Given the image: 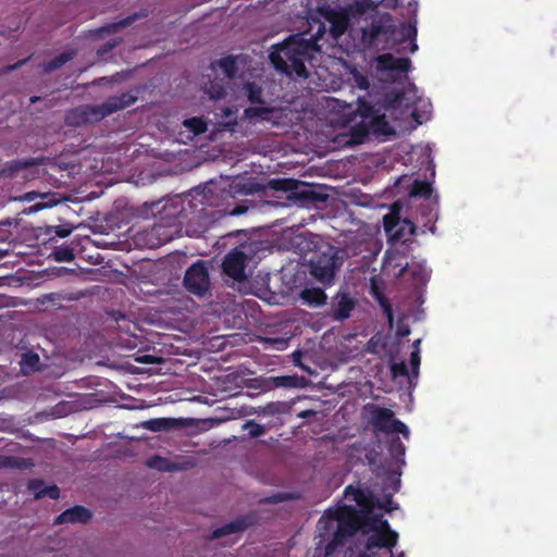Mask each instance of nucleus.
Wrapping results in <instances>:
<instances>
[{"label":"nucleus","instance_id":"nucleus-1","mask_svg":"<svg viewBox=\"0 0 557 557\" xmlns=\"http://www.w3.org/2000/svg\"><path fill=\"white\" fill-rule=\"evenodd\" d=\"M319 51V46L313 37L304 38L302 35H293L282 44L275 46L270 53V61L273 66L292 77H309L306 63L309 62L314 52Z\"/></svg>","mask_w":557,"mask_h":557},{"label":"nucleus","instance_id":"nucleus-2","mask_svg":"<svg viewBox=\"0 0 557 557\" xmlns=\"http://www.w3.org/2000/svg\"><path fill=\"white\" fill-rule=\"evenodd\" d=\"M334 522L337 523V528L325 546L326 555L333 554L338 546L344 545L349 537L362 530V512L350 505L330 508L320 518L318 527L327 530Z\"/></svg>","mask_w":557,"mask_h":557},{"label":"nucleus","instance_id":"nucleus-3","mask_svg":"<svg viewBox=\"0 0 557 557\" xmlns=\"http://www.w3.org/2000/svg\"><path fill=\"white\" fill-rule=\"evenodd\" d=\"M342 265L337 250L327 246L324 251H317L309 261L310 274L321 283H331Z\"/></svg>","mask_w":557,"mask_h":557},{"label":"nucleus","instance_id":"nucleus-4","mask_svg":"<svg viewBox=\"0 0 557 557\" xmlns=\"http://www.w3.org/2000/svg\"><path fill=\"white\" fill-rule=\"evenodd\" d=\"M183 286L188 293L200 298L210 295L211 281L206 261L197 260L186 270Z\"/></svg>","mask_w":557,"mask_h":557},{"label":"nucleus","instance_id":"nucleus-5","mask_svg":"<svg viewBox=\"0 0 557 557\" xmlns=\"http://www.w3.org/2000/svg\"><path fill=\"white\" fill-rule=\"evenodd\" d=\"M371 424L374 430L386 434H403L405 438L409 437L408 426L395 418L394 411L384 407H374L371 411Z\"/></svg>","mask_w":557,"mask_h":557},{"label":"nucleus","instance_id":"nucleus-6","mask_svg":"<svg viewBox=\"0 0 557 557\" xmlns=\"http://www.w3.org/2000/svg\"><path fill=\"white\" fill-rule=\"evenodd\" d=\"M247 256L244 251L234 248L230 250L222 262L223 273L236 282H244L246 276Z\"/></svg>","mask_w":557,"mask_h":557},{"label":"nucleus","instance_id":"nucleus-7","mask_svg":"<svg viewBox=\"0 0 557 557\" xmlns=\"http://www.w3.org/2000/svg\"><path fill=\"white\" fill-rule=\"evenodd\" d=\"M395 32L396 27L394 24L373 22L362 28V40L370 47H379L380 44H387L395 35Z\"/></svg>","mask_w":557,"mask_h":557},{"label":"nucleus","instance_id":"nucleus-8","mask_svg":"<svg viewBox=\"0 0 557 557\" xmlns=\"http://www.w3.org/2000/svg\"><path fill=\"white\" fill-rule=\"evenodd\" d=\"M107 114L102 113V104L95 106H81L71 110L66 115V123L72 126H84L94 121H98Z\"/></svg>","mask_w":557,"mask_h":557},{"label":"nucleus","instance_id":"nucleus-9","mask_svg":"<svg viewBox=\"0 0 557 557\" xmlns=\"http://www.w3.org/2000/svg\"><path fill=\"white\" fill-rule=\"evenodd\" d=\"M147 16L146 13H134L125 18H122L116 22L108 23L103 26L97 27L95 29L89 30V37L91 39H102L108 35L116 34L123 28L132 25L136 20Z\"/></svg>","mask_w":557,"mask_h":557},{"label":"nucleus","instance_id":"nucleus-10","mask_svg":"<svg viewBox=\"0 0 557 557\" xmlns=\"http://www.w3.org/2000/svg\"><path fill=\"white\" fill-rule=\"evenodd\" d=\"M397 541L398 534L391 528L376 530L368 536L364 547L367 550H371L373 548H387L392 552V548L397 544Z\"/></svg>","mask_w":557,"mask_h":557},{"label":"nucleus","instance_id":"nucleus-11","mask_svg":"<svg viewBox=\"0 0 557 557\" xmlns=\"http://www.w3.org/2000/svg\"><path fill=\"white\" fill-rule=\"evenodd\" d=\"M410 67L411 61L408 58H396L391 53H384L375 59V70L377 72L407 73Z\"/></svg>","mask_w":557,"mask_h":557},{"label":"nucleus","instance_id":"nucleus-12","mask_svg":"<svg viewBox=\"0 0 557 557\" xmlns=\"http://www.w3.org/2000/svg\"><path fill=\"white\" fill-rule=\"evenodd\" d=\"M92 517L91 510L88 508L75 505L66 510H64L62 513H60L55 519L53 524H63V523H81L86 524Z\"/></svg>","mask_w":557,"mask_h":557},{"label":"nucleus","instance_id":"nucleus-13","mask_svg":"<svg viewBox=\"0 0 557 557\" xmlns=\"http://www.w3.org/2000/svg\"><path fill=\"white\" fill-rule=\"evenodd\" d=\"M136 100L137 97L129 91L122 92L119 96L110 97L102 103V113L110 115L116 111L132 106L136 102Z\"/></svg>","mask_w":557,"mask_h":557},{"label":"nucleus","instance_id":"nucleus-14","mask_svg":"<svg viewBox=\"0 0 557 557\" xmlns=\"http://www.w3.org/2000/svg\"><path fill=\"white\" fill-rule=\"evenodd\" d=\"M354 308L355 302L347 294H338L332 302L330 315L336 321H343L350 317Z\"/></svg>","mask_w":557,"mask_h":557},{"label":"nucleus","instance_id":"nucleus-15","mask_svg":"<svg viewBox=\"0 0 557 557\" xmlns=\"http://www.w3.org/2000/svg\"><path fill=\"white\" fill-rule=\"evenodd\" d=\"M357 113L363 120H368L375 131L382 129L381 126H387L385 115L379 114L374 107L364 100H359Z\"/></svg>","mask_w":557,"mask_h":557},{"label":"nucleus","instance_id":"nucleus-16","mask_svg":"<svg viewBox=\"0 0 557 557\" xmlns=\"http://www.w3.org/2000/svg\"><path fill=\"white\" fill-rule=\"evenodd\" d=\"M293 200L301 206H309L324 200V197L315 191L312 186L298 181L297 189L294 191Z\"/></svg>","mask_w":557,"mask_h":557},{"label":"nucleus","instance_id":"nucleus-17","mask_svg":"<svg viewBox=\"0 0 557 557\" xmlns=\"http://www.w3.org/2000/svg\"><path fill=\"white\" fill-rule=\"evenodd\" d=\"M250 525V521H249V518L248 517H242V518H238L236 520H233L220 528H216L212 534H211V539L212 540H215V539H220V537H223V536H226V535H230V534H235V533H238V532H243L245 531L248 527Z\"/></svg>","mask_w":557,"mask_h":557},{"label":"nucleus","instance_id":"nucleus-18","mask_svg":"<svg viewBox=\"0 0 557 557\" xmlns=\"http://www.w3.org/2000/svg\"><path fill=\"white\" fill-rule=\"evenodd\" d=\"M38 164H40V162L35 158L12 160L7 162L4 166L0 169V176L12 178L15 177L21 171Z\"/></svg>","mask_w":557,"mask_h":557},{"label":"nucleus","instance_id":"nucleus-19","mask_svg":"<svg viewBox=\"0 0 557 557\" xmlns=\"http://www.w3.org/2000/svg\"><path fill=\"white\" fill-rule=\"evenodd\" d=\"M344 494L347 499L355 502L359 507L369 511L374 506V498L361 488L348 485Z\"/></svg>","mask_w":557,"mask_h":557},{"label":"nucleus","instance_id":"nucleus-20","mask_svg":"<svg viewBox=\"0 0 557 557\" xmlns=\"http://www.w3.org/2000/svg\"><path fill=\"white\" fill-rule=\"evenodd\" d=\"M300 298L304 304L312 308L324 305L327 299L326 294L320 287L305 288L300 294Z\"/></svg>","mask_w":557,"mask_h":557},{"label":"nucleus","instance_id":"nucleus-21","mask_svg":"<svg viewBox=\"0 0 557 557\" xmlns=\"http://www.w3.org/2000/svg\"><path fill=\"white\" fill-rule=\"evenodd\" d=\"M275 113V109L271 107H248L244 110L242 120H248L250 122L256 121H271L272 115Z\"/></svg>","mask_w":557,"mask_h":557},{"label":"nucleus","instance_id":"nucleus-22","mask_svg":"<svg viewBox=\"0 0 557 557\" xmlns=\"http://www.w3.org/2000/svg\"><path fill=\"white\" fill-rule=\"evenodd\" d=\"M389 523L383 519L382 515L376 513H362V531L375 532L376 530L389 529Z\"/></svg>","mask_w":557,"mask_h":557},{"label":"nucleus","instance_id":"nucleus-23","mask_svg":"<svg viewBox=\"0 0 557 557\" xmlns=\"http://www.w3.org/2000/svg\"><path fill=\"white\" fill-rule=\"evenodd\" d=\"M417 232V226L413 222H411L410 220H400L399 219V224L398 226L395 228V231L392 233V239L394 240H401L404 243L410 240V238L416 234Z\"/></svg>","mask_w":557,"mask_h":557},{"label":"nucleus","instance_id":"nucleus-24","mask_svg":"<svg viewBox=\"0 0 557 557\" xmlns=\"http://www.w3.org/2000/svg\"><path fill=\"white\" fill-rule=\"evenodd\" d=\"M75 55H76V51L74 49L66 50V51L58 54L57 57H54L49 62L45 63L44 70L47 73L53 72V71L60 69L61 66H63L66 62L74 59Z\"/></svg>","mask_w":557,"mask_h":557},{"label":"nucleus","instance_id":"nucleus-25","mask_svg":"<svg viewBox=\"0 0 557 557\" xmlns=\"http://www.w3.org/2000/svg\"><path fill=\"white\" fill-rule=\"evenodd\" d=\"M433 193L432 184L428 181L414 180L411 188L410 196L411 197H421L424 199H430Z\"/></svg>","mask_w":557,"mask_h":557},{"label":"nucleus","instance_id":"nucleus-26","mask_svg":"<svg viewBox=\"0 0 557 557\" xmlns=\"http://www.w3.org/2000/svg\"><path fill=\"white\" fill-rule=\"evenodd\" d=\"M143 425L152 432L168 431L174 425V420L171 418H154L145 421Z\"/></svg>","mask_w":557,"mask_h":557},{"label":"nucleus","instance_id":"nucleus-27","mask_svg":"<svg viewBox=\"0 0 557 557\" xmlns=\"http://www.w3.org/2000/svg\"><path fill=\"white\" fill-rule=\"evenodd\" d=\"M349 82L352 87L358 88L360 90H368L370 87V81L368 75L363 74L356 67L351 69Z\"/></svg>","mask_w":557,"mask_h":557},{"label":"nucleus","instance_id":"nucleus-28","mask_svg":"<svg viewBox=\"0 0 557 557\" xmlns=\"http://www.w3.org/2000/svg\"><path fill=\"white\" fill-rule=\"evenodd\" d=\"M388 451L391 456L397 461L404 463V457L406 453L405 444L399 437H393L388 443Z\"/></svg>","mask_w":557,"mask_h":557},{"label":"nucleus","instance_id":"nucleus-29","mask_svg":"<svg viewBox=\"0 0 557 557\" xmlns=\"http://www.w3.org/2000/svg\"><path fill=\"white\" fill-rule=\"evenodd\" d=\"M185 128L191 132L195 136L201 135L207 131V123L202 117H189L183 122Z\"/></svg>","mask_w":557,"mask_h":557},{"label":"nucleus","instance_id":"nucleus-30","mask_svg":"<svg viewBox=\"0 0 557 557\" xmlns=\"http://www.w3.org/2000/svg\"><path fill=\"white\" fill-rule=\"evenodd\" d=\"M298 181L294 178H281L275 180L272 183V187L276 190L289 193L288 198L293 199L294 191L297 189Z\"/></svg>","mask_w":557,"mask_h":557},{"label":"nucleus","instance_id":"nucleus-31","mask_svg":"<svg viewBox=\"0 0 557 557\" xmlns=\"http://www.w3.org/2000/svg\"><path fill=\"white\" fill-rule=\"evenodd\" d=\"M216 64L223 71V73L228 78H234L237 72V64H236V58L233 55H227L224 58H221Z\"/></svg>","mask_w":557,"mask_h":557},{"label":"nucleus","instance_id":"nucleus-32","mask_svg":"<svg viewBox=\"0 0 557 557\" xmlns=\"http://www.w3.org/2000/svg\"><path fill=\"white\" fill-rule=\"evenodd\" d=\"M248 91V100L252 104H262L264 100L262 98V90L256 83H248L246 85Z\"/></svg>","mask_w":557,"mask_h":557},{"label":"nucleus","instance_id":"nucleus-33","mask_svg":"<svg viewBox=\"0 0 557 557\" xmlns=\"http://www.w3.org/2000/svg\"><path fill=\"white\" fill-rule=\"evenodd\" d=\"M400 34H401L403 40H408L409 39V40L412 41V48H411L412 52L418 49V46L414 42V39H416V36H417V28L414 26H412L410 24L401 25Z\"/></svg>","mask_w":557,"mask_h":557},{"label":"nucleus","instance_id":"nucleus-34","mask_svg":"<svg viewBox=\"0 0 557 557\" xmlns=\"http://www.w3.org/2000/svg\"><path fill=\"white\" fill-rule=\"evenodd\" d=\"M243 428L248 431L249 436L252 438H257L265 433V428L253 420L246 421Z\"/></svg>","mask_w":557,"mask_h":557},{"label":"nucleus","instance_id":"nucleus-35","mask_svg":"<svg viewBox=\"0 0 557 557\" xmlns=\"http://www.w3.org/2000/svg\"><path fill=\"white\" fill-rule=\"evenodd\" d=\"M383 224H384V228H385L386 233L389 234V236L392 237V233L395 231V228L399 224V216L397 214H392V213L386 214L383 218Z\"/></svg>","mask_w":557,"mask_h":557},{"label":"nucleus","instance_id":"nucleus-36","mask_svg":"<svg viewBox=\"0 0 557 557\" xmlns=\"http://www.w3.org/2000/svg\"><path fill=\"white\" fill-rule=\"evenodd\" d=\"M122 42L121 38H112L109 41L101 45L97 50V55L102 58L107 53H109L111 50H113L115 47H117Z\"/></svg>","mask_w":557,"mask_h":557},{"label":"nucleus","instance_id":"nucleus-37","mask_svg":"<svg viewBox=\"0 0 557 557\" xmlns=\"http://www.w3.org/2000/svg\"><path fill=\"white\" fill-rule=\"evenodd\" d=\"M404 92H393L386 96V108L387 109H396L399 107L404 100Z\"/></svg>","mask_w":557,"mask_h":557},{"label":"nucleus","instance_id":"nucleus-38","mask_svg":"<svg viewBox=\"0 0 557 557\" xmlns=\"http://www.w3.org/2000/svg\"><path fill=\"white\" fill-rule=\"evenodd\" d=\"M49 497L51 499H58L60 497V490L55 484L46 486L41 492H37V499Z\"/></svg>","mask_w":557,"mask_h":557},{"label":"nucleus","instance_id":"nucleus-39","mask_svg":"<svg viewBox=\"0 0 557 557\" xmlns=\"http://www.w3.org/2000/svg\"><path fill=\"white\" fill-rule=\"evenodd\" d=\"M276 386L294 387L296 386V377L290 375L276 376L274 379Z\"/></svg>","mask_w":557,"mask_h":557},{"label":"nucleus","instance_id":"nucleus-40","mask_svg":"<svg viewBox=\"0 0 557 557\" xmlns=\"http://www.w3.org/2000/svg\"><path fill=\"white\" fill-rule=\"evenodd\" d=\"M393 377L407 376L408 369L405 362L393 363L391 367Z\"/></svg>","mask_w":557,"mask_h":557},{"label":"nucleus","instance_id":"nucleus-41","mask_svg":"<svg viewBox=\"0 0 557 557\" xmlns=\"http://www.w3.org/2000/svg\"><path fill=\"white\" fill-rule=\"evenodd\" d=\"M74 259V253L70 248H63L55 251V260L58 261H71Z\"/></svg>","mask_w":557,"mask_h":557},{"label":"nucleus","instance_id":"nucleus-42","mask_svg":"<svg viewBox=\"0 0 557 557\" xmlns=\"http://www.w3.org/2000/svg\"><path fill=\"white\" fill-rule=\"evenodd\" d=\"M28 488L33 492L35 498L37 499V492L44 491L46 485L41 480H33L28 483Z\"/></svg>","mask_w":557,"mask_h":557},{"label":"nucleus","instance_id":"nucleus-43","mask_svg":"<svg viewBox=\"0 0 557 557\" xmlns=\"http://www.w3.org/2000/svg\"><path fill=\"white\" fill-rule=\"evenodd\" d=\"M165 463H168V460L162 457H154L153 459H150L148 462L149 467H158L161 470H170L169 467L164 466Z\"/></svg>","mask_w":557,"mask_h":557},{"label":"nucleus","instance_id":"nucleus-44","mask_svg":"<svg viewBox=\"0 0 557 557\" xmlns=\"http://www.w3.org/2000/svg\"><path fill=\"white\" fill-rule=\"evenodd\" d=\"M73 228L65 225L55 226L54 233L58 237L64 238L67 237L72 233Z\"/></svg>","mask_w":557,"mask_h":557},{"label":"nucleus","instance_id":"nucleus-45","mask_svg":"<svg viewBox=\"0 0 557 557\" xmlns=\"http://www.w3.org/2000/svg\"><path fill=\"white\" fill-rule=\"evenodd\" d=\"M410 364H411L413 371L418 370V368L420 366L419 350H414V351L411 352V355H410Z\"/></svg>","mask_w":557,"mask_h":557},{"label":"nucleus","instance_id":"nucleus-46","mask_svg":"<svg viewBox=\"0 0 557 557\" xmlns=\"http://www.w3.org/2000/svg\"><path fill=\"white\" fill-rule=\"evenodd\" d=\"M24 361L28 363L29 366L34 367L39 362V357L36 354H26L24 355Z\"/></svg>","mask_w":557,"mask_h":557},{"label":"nucleus","instance_id":"nucleus-47","mask_svg":"<svg viewBox=\"0 0 557 557\" xmlns=\"http://www.w3.org/2000/svg\"><path fill=\"white\" fill-rule=\"evenodd\" d=\"M238 125V121L237 119H233L231 121H227L224 123V128L226 131H230L231 133H235L236 132V126Z\"/></svg>","mask_w":557,"mask_h":557},{"label":"nucleus","instance_id":"nucleus-48","mask_svg":"<svg viewBox=\"0 0 557 557\" xmlns=\"http://www.w3.org/2000/svg\"><path fill=\"white\" fill-rule=\"evenodd\" d=\"M391 502H392V500H391V497H386V499H385V502H384V503H380V502H379V503L376 504V506H377L379 508H383V509H385V510H387V511H391V510H392V508H391V507H388V504H391Z\"/></svg>","mask_w":557,"mask_h":557},{"label":"nucleus","instance_id":"nucleus-49","mask_svg":"<svg viewBox=\"0 0 557 557\" xmlns=\"http://www.w3.org/2000/svg\"><path fill=\"white\" fill-rule=\"evenodd\" d=\"M223 96H224V89L221 86H219V89L211 91V97L212 98L219 99V98H221Z\"/></svg>","mask_w":557,"mask_h":557},{"label":"nucleus","instance_id":"nucleus-50","mask_svg":"<svg viewBox=\"0 0 557 557\" xmlns=\"http://www.w3.org/2000/svg\"><path fill=\"white\" fill-rule=\"evenodd\" d=\"M136 361L144 362V363H152L153 362V357H151L149 355H145L143 357L136 358Z\"/></svg>","mask_w":557,"mask_h":557},{"label":"nucleus","instance_id":"nucleus-51","mask_svg":"<svg viewBox=\"0 0 557 557\" xmlns=\"http://www.w3.org/2000/svg\"><path fill=\"white\" fill-rule=\"evenodd\" d=\"M409 333H410V330H409V327H408V326H406V327H400V329L398 330V335H399L400 337H405V336L409 335Z\"/></svg>","mask_w":557,"mask_h":557},{"label":"nucleus","instance_id":"nucleus-52","mask_svg":"<svg viewBox=\"0 0 557 557\" xmlns=\"http://www.w3.org/2000/svg\"><path fill=\"white\" fill-rule=\"evenodd\" d=\"M315 412L313 410H304L299 413L300 418H308L314 416Z\"/></svg>","mask_w":557,"mask_h":557},{"label":"nucleus","instance_id":"nucleus-53","mask_svg":"<svg viewBox=\"0 0 557 557\" xmlns=\"http://www.w3.org/2000/svg\"><path fill=\"white\" fill-rule=\"evenodd\" d=\"M245 211V209L240 208V207H236L232 212L231 214L232 215H237V214H240Z\"/></svg>","mask_w":557,"mask_h":557},{"label":"nucleus","instance_id":"nucleus-54","mask_svg":"<svg viewBox=\"0 0 557 557\" xmlns=\"http://www.w3.org/2000/svg\"><path fill=\"white\" fill-rule=\"evenodd\" d=\"M223 113H224V115H225V116H227V117H228V116H231V115H233V111H232V109H231V108H225V109L223 110Z\"/></svg>","mask_w":557,"mask_h":557},{"label":"nucleus","instance_id":"nucleus-55","mask_svg":"<svg viewBox=\"0 0 557 557\" xmlns=\"http://www.w3.org/2000/svg\"><path fill=\"white\" fill-rule=\"evenodd\" d=\"M281 499L282 498H278V497L275 496V497L268 498L267 503H275V502L281 500Z\"/></svg>","mask_w":557,"mask_h":557},{"label":"nucleus","instance_id":"nucleus-56","mask_svg":"<svg viewBox=\"0 0 557 557\" xmlns=\"http://www.w3.org/2000/svg\"><path fill=\"white\" fill-rule=\"evenodd\" d=\"M25 62H26V61H25V60H23V61H20V62H17V63H15V64L12 66V69H17L18 66H21V65H22L23 63H25Z\"/></svg>","mask_w":557,"mask_h":557},{"label":"nucleus","instance_id":"nucleus-57","mask_svg":"<svg viewBox=\"0 0 557 557\" xmlns=\"http://www.w3.org/2000/svg\"><path fill=\"white\" fill-rule=\"evenodd\" d=\"M357 557H372V556L367 553H360Z\"/></svg>","mask_w":557,"mask_h":557},{"label":"nucleus","instance_id":"nucleus-58","mask_svg":"<svg viewBox=\"0 0 557 557\" xmlns=\"http://www.w3.org/2000/svg\"><path fill=\"white\" fill-rule=\"evenodd\" d=\"M44 207H45V206H44V205H40V203L35 205V209H36V210H40V209H42Z\"/></svg>","mask_w":557,"mask_h":557},{"label":"nucleus","instance_id":"nucleus-59","mask_svg":"<svg viewBox=\"0 0 557 557\" xmlns=\"http://www.w3.org/2000/svg\"><path fill=\"white\" fill-rule=\"evenodd\" d=\"M395 484H396V486H395V488H394V490H395V491H397V487H398V486H399V484H400V480H399V479H397V480H396V482H395Z\"/></svg>","mask_w":557,"mask_h":557},{"label":"nucleus","instance_id":"nucleus-60","mask_svg":"<svg viewBox=\"0 0 557 557\" xmlns=\"http://www.w3.org/2000/svg\"><path fill=\"white\" fill-rule=\"evenodd\" d=\"M367 133H368L367 129H362V135L363 136L367 135Z\"/></svg>","mask_w":557,"mask_h":557},{"label":"nucleus","instance_id":"nucleus-61","mask_svg":"<svg viewBox=\"0 0 557 557\" xmlns=\"http://www.w3.org/2000/svg\"><path fill=\"white\" fill-rule=\"evenodd\" d=\"M29 196H30V193H27V198L33 199V197H29Z\"/></svg>","mask_w":557,"mask_h":557},{"label":"nucleus","instance_id":"nucleus-62","mask_svg":"<svg viewBox=\"0 0 557 557\" xmlns=\"http://www.w3.org/2000/svg\"><path fill=\"white\" fill-rule=\"evenodd\" d=\"M418 344H420V339H417V341L414 342V345H418Z\"/></svg>","mask_w":557,"mask_h":557}]
</instances>
